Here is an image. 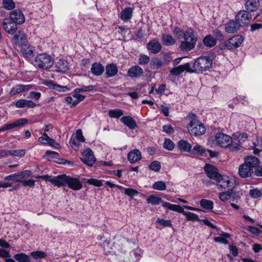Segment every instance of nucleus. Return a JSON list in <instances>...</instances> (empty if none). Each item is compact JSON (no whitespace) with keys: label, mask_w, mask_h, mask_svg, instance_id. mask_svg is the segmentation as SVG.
Wrapping results in <instances>:
<instances>
[{"label":"nucleus","mask_w":262,"mask_h":262,"mask_svg":"<svg viewBox=\"0 0 262 262\" xmlns=\"http://www.w3.org/2000/svg\"><path fill=\"white\" fill-rule=\"evenodd\" d=\"M165 63L161 59L155 57L152 59L150 62V68L153 70H158L160 69Z\"/></svg>","instance_id":"4c0bfd02"},{"label":"nucleus","mask_w":262,"mask_h":262,"mask_svg":"<svg viewBox=\"0 0 262 262\" xmlns=\"http://www.w3.org/2000/svg\"><path fill=\"white\" fill-rule=\"evenodd\" d=\"M13 41L19 47H23L27 44V39L25 34L19 31L13 37Z\"/></svg>","instance_id":"f3484780"},{"label":"nucleus","mask_w":262,"mask_h":262,"mask_svg":"<svg viewBox=\"0 0 262 262\" xmlns=\"http://www.w3.org/2000/svg\"><path fill=\"white\" fill-rule=\"evenodd\" d=\"M179 149L182 152H189L191 150L192 146L187 140H181L178 143Z\"/></svg>","instance_id":"c85d7f7f"},{"label":"nucleus","mask_w":262,"mask_h":262,"mask_svg":"<svg viewBox=\"0 0 262 262\" xmlns=\"http://www.w3.org/2000/svg\"><path fill=\"white\" fill-rule=\"evenodd\" d=\"M174 147V143L169 139H165L164 142V147L168 150H172Z\"/></svg>","instance_id":"052dcab7"},{"label":"nucleus","mask_w":262,"mask_h":262,"mask_svg":"<svg viewBox=\"0 0 262 262\" xmlns=\"http://www.w3.org/2000/svg\"><path fill=\"white\" fill-rule=\"evenodd\" d=\"M3 5L4 8L7 10H12L15 7V3L12 0H3Z\"/></svg>","instance_id":"5fc2aeb1"},{"label":"nucleus","mask_w":262,"mask_h":262,"mask_svg":"<svg viewBox=\"0 0 262 262\" xmlns=\"http://www.w3.org/2000/svg\"><path fill=\"white\" fill-rule=\"evenodd\" d=\"M45 85L48 86L50 89L57 91L60 92H66L70 90V89L67 86H63L59 85L52 80L46 81L45 83Z\"/></svg>","instance_id":"aec40b11"},{"label":"nucleus","mask_w":262,"mask_h":262,"mask_svg":"<svg viewBox=\"0 0 262 262\" xmlns=\"http://www.w3.org/2000/svg\"><path fill=\"white\" fill-rule=\"evenodd\" d=\"M184 71H186L187 72L192 73V71L190 70V64L189 63H186L184 64H182L175 67L170 71V73L173 76H179Z\"/></svg>","instance_id":"dca6fc26"},{"label":"nucleus","mask_w":262,"mask_h":262,"mask_svg":"<svg viewBox=\"0 0 262 262\" xmlns=\"http://www.w3.org/2000/svg\"><path fill=\"white\" fill-rule=\"evenodd\" d=\"M222 236H216L214 237V241L217 243H221L224 244H228V241L225 238H229L230 235L227 233H224L222 235Z\"/></svg>","instance_id":"c03bdc74"},{"label":"nucleus","mask_w":262,"mask_h":262,"mask_svg":"<svg viewBox=\"0 0 262 262\" xmlns=\"http://www.w3.org/2000/svg\"><path fill=\"white\" fill-rule=\"evenodd\" d=\"M105 74L107 78L115 76L118 72V68L116 63H108L105 66Z\"/></svg>","instance_id":"a211bd4d"},{"label":"nucleus","mask_w":262,"mask_h":262,"mask_svg":"<svg viewBox=\"0 0 262 262\" xmlns=\"http://www.w3.org/2000/svg\"><path fill=\"white\" fill-rule=\"evenodd\" d=\"M212 63V59L209 56L200 57L195 60L193 68L190 67L192 73L203 72L209 70Z\"/></svg>","instance_id":"20e7f679"},{"label":"nucleus","mask_w":262,"mask_h":262,"mask_svg":"<svg viewBox=\"0 0 262 262\" xmlns=\"http://www.w3.org/2000/svg\"><path fill=\"white\" fill-rule=\"evenodd\" d=\"M204 169L207 177L215 181L219 179V177L221 176L217 169L212 165L206 164L204 167Z\"/></svg>","instance_id":"ddd939ff"},{"label":"nucleus","mask_w":262,"mask_h":262,"mask_svg":"<svg viewBox=\"0 0 262 262\" xmlns=\"http://www.w3.org/2000/svg\"><path fill=\"white\" fill-rule=\"evenodd\" d=\"M34 47L27 45V44L22 47L21 49L22 54L26 58L32 57L34 55Z\"/></svg>","instance_id":"2f4dec72"},{"label":"nucleus","mask_w":262,"mask_h":262,"mask_svg":"<svg viewBox=\"0 0 262 262\" xmlns=\"http://www.w3.org/2000/svg\"><path fill=\"white\" fill-rule=\"evenodd\" d=\"M66 185L75 191L79 190L82 188V184L78 179L71 177L65 174H61L59 187Z\"/></svg>","instance_id":"39448f33"},{"label":"nucleus","mask_w":262,"mask_h":262,"mask_svg":"<svg viewBox=\"0 0 262 262\" xmlns=\"http://www.w3.org/2000/svg\"><path fill=\"white\" fill-rule=\"evenodd\" d=\"M233 137L237 140V143L241 144L247 140L248 136L247 133L237 132L233 134Z\"/></svg>","instance_id":"f704fd0d"},{"label":"nucleus","mask_w":262,"mask_h":262,"mask_svg":"<svg viewBox=\"0 0 262 262\" xmlns=\"http://www.w3.org/2000/svg\"><path fill=\"white\" fill-rule=\"evenodd\" d=\"M182 41L179 46L180 50L182 51H189L194 48L198 40V35L193 29L188 28L185 31Z\"/></svg>","instance_id":"f03ea898"},{"label":"nucleus","mask_w":262,"mask_h":262,"mask_svg":"<svg viewBox=\"0 0 262 262\" xmlns=\"http://www.w3.org/2000/svg\"><path fill=\"white\" fill-rule=\"evenodd\" d=\"M162 206L163 207L167 208L170 210L182 213L183 215L185 212L183 209L184 208L179 205L171 204L168 202H164L162 204Z\"/></svg>","instance_id":"c756f323"},{"label":"nucleus","mask_w":262,"mask_h":262,"mask_svg":"<svg viewBox=\"0 0 262 262\" xmlns=\"http://www.w3.org/2000/svg\"><path fill=\"white\" fill-rule=\"evenodd\" d=\"M143 73V69L139 66H132L127 71L128 76L131 78L140 77Z\"/></svg>","instance_id":"4be33fe9"},{"label":"nucleus","mask_w":262,"mask_h":262,"mask_svg":"<svg viewBox=\"0 0 262 262\" xmlns=\"http://www.w3.org/2000/svg\"><path fill=\"white\" fill-rule=\"evenodd\" d=\"M142 158L141 152L139 149H135L131 150L127 155L128 160L131 163H135L140 160Z\"/></svg>","instance_id":"b1692460"},{"label":"nucleus","mask_w":262,"mask_h":262,"mask_svg":"<svg viewBox=\"0 0 262 262\" xmlns=\"http://www.w3.org/2000/svg\"><path fill=\"white\" fill-rule=\"evenodd\" d=\"M241 27L238 21L230 20L226 25L225 31L228 33H233L237 31Z\"/></svg>","instance_id":"5701e85b"},{"label":"nucleus","mask_w":262,"mask_h":262,"mask_svg":"<svg viewBox=\"0 0 262 262\" xmlns=\"http://www.w3.org/2000/svg\"><path fill=\"white\" fill-rule=\"evenodd\" d=\"M9 20L16 24H22L25 22V18L21 11L15 9L10 12Z\"/></svg>","instance_id":"9b49d317"},{"label":"nucleus","mask_w":262,"mask_h":262,"mask_svg":"<svg viewBox=\"0 0 262 262\" xmlns=\"http://www.w3.org/2000/svg\"><path fill=\"white\" fill-rule=\"evenodd\" d=\"M161 41L164 46H171L174 45L176 42V39L169 34H164L161 37Z\"/></svg>","instance_id":"473e14b6"},{"label":"nucleus","mask_w":262,"mask_h":262,"mask_svg":"<svg viewBox=\"0 0 262 262\" xmlns=\"http://www.w3.org/2000/svg\"><path fill=\"white\" fill-rule=\"evenodd\" d=\"M14 258L18 262H31L30 256L24 253L15 254Z\"/></svg>","instance_id":"ea45409f"},{"label":"nucleus","mask_w":262,"mask_h":262,"mask_svg":"<svg viewBox=\"0 0 262 262\" xmlns=\"http://www.w3.org/2000/svg\"><path fill=\"white\" fill-rule=\"evenodd\" d=\"M27 122L28 120L27 119L21 118L15 121L13 123L6 124L8 130L12 128H14L15 127L23 126V125L27 123Z\"/></svg>","instance_id":"72a5a7b5"},{"label":"nucleus","mask_w":262,"mask_h":262,"mask_svg":"<svg viewBox=\"0 0 262 262\" xmlns=\"http://www.w3.org/2000/svg\"><path fill=\"white\" fill-rule=\"evenodd\" d=\"M0 257L5 259L10 257L9 251L6 250L5 248H0Z\"/></svg>","instance_id":"774afa93"},{"label":"nucleus","mask_w":262,"mask_h":262,"mask_svg":"<svg viewBox=\"0 0 262 262\" xmlns=\"http://www.w3.org/2000/svg\"><path fill=\"white\" fill-rule=\"evenodd\" d=\"M213 35L215 36L214 38L216 39V41L217 40L219 41H223L225 39V36L221 31L216 30L214 31Z\"/></svg>","instance_id":"338daca9"},{"label":"nucleus","mask_w":262,"mask_h":262,"mask_svg":"<svg viewBox=\"0 0 262 262\" xmlns=\"http://www.w3.org/2000/svg\"><path fill=\"white\" fill-rule=\"evenodd\" d=\"M5 180L7 181L13 180L15 182H21V179H20V176L18 173H13L9 176H6L5 178Z\"/></svg>","instance_id":"8fccbe9b"},{"label":"nucleus","mask_w":262,"mask_h":262,"mask_svg":"<svg viewBox=\"0 0 262 262\" xmlns=\"http://www.w3.org/2000/svg\"><path fill=\"white\" fill-rule=\"evenodd\" d=\"M7 154H8V155H11L13 156L23 157L26 154V150L24 149H15V150H7Z\"/></svg>","instance_id":"79ce46f5"},{"label":"nucleus","mask_w":262,"mask_h":262,"mask_svg":"<svg viewBox=\"0 0 262 262\" xmlns=\"http://www.w3.org/2000/svg\"><path fill=\"white\" fill-rule=\"evenodd\" d=\"M149 168L156 172L159 171L161 167L160 162L158 161H154L149 165Z\"/></svg>","instance_id":"6e6d98bb"},{"label":"nucleus","mask_w":262,"mask_h":262,"mask_svg":"<svg viewBox=\"0 0 262 262\" xmlns=\"http://www.w3.org/2000/svg\"><path fill=\"white\" fill-rule=\"evenodd\" d=\"M2 24L5 31L10 34L15 33L18 29L17 24L12 23L8 18L3 19Z\"/></svg>","instance_id":"4468645a"},{"label":"nucleus","mask_w":262,"mask_h":262,"mask_svg":"<svg viewBox=\"0 0 262 262\" xmlns=\"http://www.w3.org/2000/svg\"><path fill=\"white\" fill-rule=\"evenodd\" d=\"M259 164L260 161L257 158L254 156L246 157L244 158V163L239 166V176L242 178L251 177Z\"/></svg>","instance_id":"f257e3e1"},{"label":"nucleus","mask_w":262,"mask_h":262,"mask_svg":"<svg viewBox=\"0 0 262 262\" xmlns=\"http://www.w3.org/2000/svg\"><path fill=\"white\" fill-rule=\"evenodd\" d=\"M54 60L52 57L46 53H41L37 55L35 57L34 65L39 69L47 70L53 64Z\"/></svg>","instance_id":"423d86ee"},{"label":"nucleus","mask_w":262,"mask_h":262,"mask_svg":"<svg viewBox=\"0 0 262 262\" xmlns=\"http://www.w3.org/2000/svg\"><path fill=\"white\" fill-rule=\"evenodd\" d=\"M156 222L164 227H171L172 226L171 222L169 220H164L163 219L158 218Z\"/></svg>","instance_id":"bf43d9fd"},{"label":"nucleus","mask_w":262,"mask_h":262,"mask_svg":"<svg viewBox=\"0 0 262 262\" xmlns=\"http://www.w3.org/2000/svg\"><path fill=\"white\" fill-rule=\"evenodd\" d=\"M187 129L189 133L194 136H201L206 132L204 125L198 119V116L192 114Z\"/></svg>","instance_id":"7ed1b4c3"},{"label":"nucleus","mask_w":262,"mask_h":262,"mask_svg":"<svg viewBox=\"0 0 262 262\" xmlns=\"http://www.w3.org/2000/svg\"><path fill=\"white\" fill-rule=\"evenodd\" d=\"M200 203L202 207L206 209L211 210L213 208V203L211 201L202 199L200 201Z\"/></svg>","instance_id":"37998d69"},{"label":"nucleus","mask_w":262,"mask_h":262,"mask_svg":"<svg viewBox=\"0 0 262 262\" xmlns=\"http://www.w3.org/2000/svg\"><path fill=\"white\" fill-rule=\"evenodd\" d=\"M162 202V199L161 198L154 194L149 195L146 200L147 203L151 204L152 205H159Z\"/></svg>","instance_id":"58836bf2"},{"label":"nucleus","mask_w":262,"mask_h":262,"mask_svg":"<svg viewBox=\"0 0 262 262\" xmlns=\"http://www.w3.org/2000/svg\"><path fill=\"white\" fill-rule=\"evenodd\" d=\"M244 41L243 37L239 35H235L222 44V49L231 50L238 48Z\"/></svg>","instance_id":"0eeeda50"},{"label":"nucleus","mask_w":262,"mask_h":262,"mask_svg":"<svg viewBox=\"0 0 262 262\" xmlns=\"http://www.w3.org/2000/svg\"><path fill=\"white\" fill-rule=\"evenodd\" d=\"M82 155L83 157L80 158L81 161L89 166H92L96 161V159L93 155V152L89 148L84 149Z\"/></svg>","instance_id":"9d476101"},{"label":"nucleus","mask_w":262,"mask_h":262,"mask_svg":"<svg viewBox=\"0 0 262 262\" xmlns=\"http://www.w3.org/2000/svg\"><path fill=\"white\" fill-rule=\"evenodd\" d=\"M215 181L216 182V185L218 188L221 190L231 187H232L231 184H233V182L231 181L229 177L227 176L221 175L219 177V179H217Z\"/></svg>","instance_id":"f8f14e48"},{"label":"nucleus","mask_w":262,"mask_h":262,"mask_svg":"<svg viewBox=\"0 0 262 262\" xmlns=\"http://www.w3.org/2000/svg\"><path fill=\"white\" fill-rule=\"evenodd\" d=\"M166 186L165 183L162 181L156 182L152 185V188L158 190H164L166 189Z\"/></svg>","instance_id":"de8ad7c7"},{"label":"nucleus","mask_w":262,"mask_h":262,"mask_svg":"<svg viewBox=\"0 0 262 262\" xmlns=\"http://www.w3.org/2000/svg\"><path fill=\"white\" fill-rule=\"evenodd\" d=\"M184 215L186 216V217L188 221H196L199 222L201 221L198 215L192 212L185 211Z\"/></svg>","instance_id":"09e8293b"},{"label":"nucleus","mask_w":262,"mask_h":262,"mask_svg":"<svg viewBox=\"0 0 262 262\" xmlns=\"http://www.w3.org/2000/svg\"><path fill=\"white\" fill-rule=\"evenodd\" d=\"M147 48L152 53L157 54L161 50L162 46L159 41L152 39L147 43Z\"/></svg>","instance_id":"6ab92c4d"},{"label":"nucleus","mask_w":262,"mask_h":262,"mask_svg":"<svg viewBox=\"0 0 262 262\" xmlns=\"http://www.w3.org/2000/svg\"><path fill=\"white\" fill-rule=\"evenodd\" d=\"M73 97L76 98V99L74 100L72 106L77 105L79 102L83 100L85 97V96L78 93H75L73 95Z\"/></svg>","instance_id":"4d7b16f0"},{"label":"nucleus","mask_w":262,"mask_h":262,"mask_svg":"<svg viewBox=\"0 0 262 262\" xmlns=\"http://www.w3.org/2000/svg\"><path fill=\"white\" fill-rule=\"evenodd\" d=\"M95 86L89 85L88 86H82L81 88H76L74 90L75 93H79L83 92H90L93 90Z\"/></svg>","instance_id":"49530a36"},{"label":"nucleus","mask_w":262,"mask_h":262,"mask_svg":"<svg viewBox=\"0 0 262 262\" xmlns=\"http://www.w3.org/2000/svg\"><path fill=\"white\" fill-rule=\"evenodd\" d=\"M120 121L130 129H134L137 126L136 121L130 116H123Z\"/></svg>","instance_id":"cd10ccee"},{"label":"nucleus","mask_w":262,"mask_h":262,"mask_svg":"<svg viewBox=\"0 0 262 262\" xmlns=\"http://www.w3.org/2000/svg\"><path fill=\"white\" fill-rule=\"evenodd\" d=\"M250 195L253 199H257L260 197L262 195L261 191L256 188L253 189H251L249 191Z\"/></svg>","instance_id":"680f3d73"},{"label":"nucleus","mask_w":262,"mask_h":262,"mask_svg":"<svg viewBox=\"0 0 262 262\" xmlns=\"http://www.w3.org/2000/svg\"><path fill=\"white\" fill-rule=\"evenodd\" d=\"M246 230L248 231L251 233L252 234L255 235H259L260 233H261V231L258 228L252 226H248L246 228Z\"/></svg>","instance_id":"e2e57ef3"},{"label":"nucleus","mask_w":262,"mask_h":262,"mask_svg":"<svg viewBox=\"0 0 262 262\" xmlns=\"http://www.w3.org/2000/svg\"><path fill=\"white\" fill-rule=\"evenodd\" d=\"M57 71L64 73L68 70V63L66 60L59 59L56 64Z\"/></svg>","instance_id":"e433bc0d"},{"label":"nucleus","mask_w":262,"mask_h":262,"mask_svg":"<svg viewBox=\"0 0 262 262\" xmlns=\"http://www.w3.org/2000/svg\"><path fill=\"white\" fill-rule=\"evenodd\" d=\"M31 256L35 259L43 258L46 256V254L41 251H33L30 253Z\"/></svg>","instance_id":"603ef678"},{"label":"nucleus","mask_w":262,"mask_h":262,"mask_svg":"<svg viewBox=\"0 0 262 262\" xmlns=\"http://www.w3.org/2000/svg\"><path fill=\"white\" fill-rule=\"evenodd\" d=\"M204 45L209 48H212L216 44V39L211 35L206 36L203 39Z\"/></svg>","instance_id":"c9c22d12"},{"label":"nucleus","mask_w":262,"mask_h":262,"mask_svg":"<svg viewBox=\"0 0 262 262\" xmlns=\"http://www.w3.org/2000/svg\"><path fill=\"white\" fill-rule=\"evenodd\" d=\"M215 141L216 145L224 148L228 147L232 143V139L230 136L220 133L216 134Z\"/></svg>","instance_id":"6e6552de"},{"label":"nucleus","mask_w":262,"mask_h":262,"mask_svg":"<svg viewBox=\"0 0 262 262\" xmlns=\"http://www.w3.org/2000/svg\"><path fill=\"white\" fill-rule=\"evenodd\" d=\"M104 71V67L100 62H94L91 68V73L95 76L101 75Z\"/></svg>","instance_id":"393cba45"},{"label":"nucleus","mask_w":262,"mask_h":262,"mask_svg":"<svg viewBox=\"0 0 262 262\" xmlns=\"http://www.w3.org/2000/svg\"><path fill=\"white\" fill-rule=\"evenodd\" d=\"M205 150V149L202 146L196 144L191 150V152L194 155L202 156Z\"/></svg>","instance_id":"a18cd8bd"},{"label":"nucleus","mask_w":262,"mask_h":262,"mask_svg":"<svg viewBox=\"0 0 262 262\" xmlns=\"http://www.w3.org/2000/svg\"><path fill=\"white\" fill-rule=\"evenodd\" d=\"M172 32L178 39H181L183 38L185 31H183L180 27H176Z\"/></svg>","instance_id":"864d4df0"},{"label":"nucleus","mask_w":262,"mask_h":262,"mask_svg":"<svg viewBox=\"0 0 262 262\" xmlns=\"http://www.w3.org/2000/svg\"><path fill=\"white\" fill-rule=\"evenodd\" d=\"M231 193H232V191H230V189L229 190H228L226 192H223L220 193L219 194V197L222 201L225 202L227 200H228L230 198L231 195H232V194H231Z\"/></svg>","instance_id":"13d9d810"},{"label":"nucleus","mask_w":262,"mask_h":262,"mask_svg":"<svg viewBox=\"0 0 262 262\" xmlns=\"http://www.w3.org/2000/svg\"><path fill=\"white\" fill-rule=\"evenodd\" d=\"M252 19L251 15L247 10L239 11L235 16V20L238 21L242 27L249 24Z\"/></svg>","instance_id":"1a4fd4ad"},{"label":"nucleus","mask_w":262,"mask_h":262,"mask_svg":"<svg viewBox=\"0 0 262 262\" xmlns=\"http://www.w3.org/2000/svg\"><path fill=\"white\" fill-rule=\"evenodd\" d=\"M245 8L249 12H254L257 10L259 6V0H245Z\"/></svg>","instance_id":"a878e982"},{"label":"nucleus","mask_w":262,"mask_h":262,"mask_svg":"<svg viewBox=\"0 0 262 262\" xmlns=\"http://www.w3.org/2000/svg\"><path fill=\"white\" fill-rule=\"evenodd\" d=\"M124 191L125 194L129 196L131 198H133L137 195L139 193L138 191L132 188H125Z\"/></svg>","instance_id":"69168bd1"},{"label":"nucleus","mask_w":262,"mask_h":262,"mask_svg":"<svg viewBox=\"0 0 262 262\" xmlns=\"http://www.w3.org/2000/svg\"><path fill=\"white\" fill-rule=\"evenodd\" d=\"M32 84H17L13 86L11 89L9 95L13 96L16 94H20L21 92L28 91L33 87Z\"/></svg>","instance_id":"2eb2a0df"},{"label":"nucleus","mask_w":262,"mask_h":262,"mask_svg":"<svg viewBox=\"0 0 262 262\" xmlns=\"http://www.w3.org/2000/svg\"><path fill=\"white\" fill-rule=\"evenodd\" d=\"M15 106L17 108H34L36 104L31 100L19 99L15 102Z\"/></svg>","instance_id":"bb28decb"},{"label":"nucleus","mask_w":262,"mask_h":262,"mask_svg":"<svg viewBox=\"0 0 262 262\" xmlns=\"http://www.w3.org/2000/svg\"><path fill=\"white\" fill-rule=\"evenodd\" d=\"M123 114V111L119 108L111 110L108 113V116L112 118H118Z\"/></svg>","instance_id":"a19ab883"},{"label":"nucleus","mask_w":262,"mask_h":262,"mask_svg":"<svg viewBox=\"0 0 262 262\" xmlns=\"http://www.w3.org/2000/svg\"><path fill=\"white\" fill-rule=\"evenodd\" d=\"M86 183L89 184L94 185L97 187H100L102 185V180H98L95 179H88L86 181Z\"/></svg>","instance_id":"0e129e2a"},{"label":"nucleus","mask_w":262,"mask_h":262,"mask_svg":"<svg viewBox=\"0 0 262 262\" xmlns=\"http://www.w3.org/2000/svg\"><path fill=\"white\" fill-rule=\"evenodd\" d=\"M150 61V58L148 56L144 54L140 55L138 59V63L140 65H146Z\"/></svg>","instance_id":"3c124183"},{"label":"nucleus","mask_w":262,"mask_h":262,"mask_svg":"<svg viewBox=\"0 0 262 262\" xmlns=\"http://www.w3.org/2000/svg\"><path fill=\"white\" fill-rule=\"evenodd\" d=\"M133 9L130 7H126L120 13V18L124 22H127L132 17Z\"/></svg>","instance_id":"7c9ffc66"},{"label":"nucleus","mask_w":262,"mask_h":262,"mask_svg":"<svg viewBox=\"0 0 262 262\" xmlns=\"http://www.w3.org/2000/svg\"><path fill=\"white\" fill-rule=\"evenodd\" d=\"M61 175L57 176V177L52 178L51 176L49 175L36 176L34 177L36 179H41L46 182H50L53 185L59 187Z\"/></svg>","instance_id":"412c9836"}]
</instances>
